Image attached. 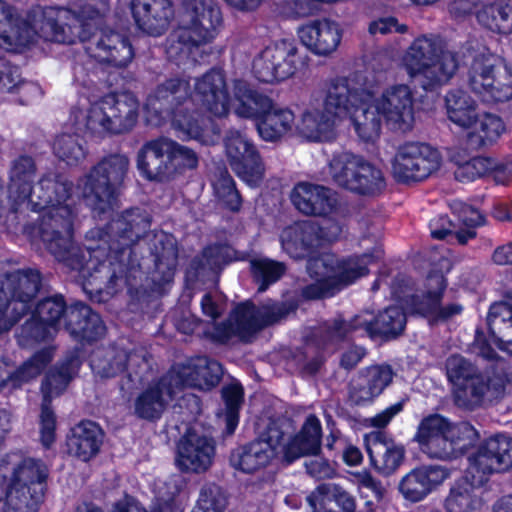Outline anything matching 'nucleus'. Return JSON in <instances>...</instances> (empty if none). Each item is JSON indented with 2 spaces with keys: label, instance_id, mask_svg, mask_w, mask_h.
<instances>
[{
  "label": "nucleus",
  "instance_id": "52",
  "mask_svg": "<svg viewBox=\"0 0 512 512\" xmlns=\"http://www.w3.org/2000/svg\"><path fill=\"white\" fill-rule=\"evenodd\" d=\"M227 499L217 485H206L201 491L192 512H224Z\"/></svg>",
  "mask_w": 512,
  "mask_h": 512
},
{
  "label": "nucleus",
  "instance_id": "64",
  "mask_svg": "<svg viewBox=\"0 0 512 512\" xmlns=\"http://www.w3.org/2000/svg\"><path fill=\"white\" fill-rule=\"evenodd\" d=\"M109 512H147L132 498L125 496L122 500L116 502Z\"/></svg>",
  "mask_w": 512,
  "mask_h": 512
},
{
  "label": "nucleus",
  "instance_id": "44",
  "mask_svg": "<svg viewBox=\"0 0 512 512\" xmlns=\"http://www.w3.org/2000/svg\"><path fill=\"white\" fill-rule=\"evenodd\" d=\"M51 360L52 350L50 348L43 349L12 374L7 371L6 363L0 361V388L3 386H11L12 388L21 386L37 377Z\"/></svg>",
  "mask_w": 512,
  "mask_h": 512
},
{
  "label": "nucleus",
  "instance_id": "23",
  "mask_svg": "<svg viewBox=\"0 0 512 512\" xmlns=\"http://www.w3.org/2000/svg\"><path fill=\"white\" fill-rule=\"evenodd\" d=\"M227 160L232 170L249 186H257L264 177L265 168L254 144L237 130H230L224 138Z\"/></svg>",
  "mask_w": 512,
  "mask_h": 512
},
{
  "label": "nucleus",
  "instance_id": "58",
  "mask_svg": "<svg viewBox=\"0 0 512 512\" xmlns=\"http://www.w3.org/2000/svg\"><path fill=\"white\" fill-rule=\"evenodd\" d=\"M232 254L233 251L229 246L215 245L208 247L203 252V266L212 270L218 269L232 260Z\"/></svg>",
  "mask_w": 512,
  "mask_h": 512
},
{
  "label": "nucleus",
  "instance_id": "4",
  "mask_svg": "<svg viewBox=\"0 0 512 512\" xmlns=\"http://www.w3.org/2000/svg\"><path fill=\"white\" fill-rule=\"evenodd\" d=\"M355 111L353 127L364 141H374L382 121L394 129L410 130L415 120V98L406 84L381 88L373 78L355 75L347 78Z\"/></svg>",
  "mask_w": 512,
  "mask_h": 512
},
{
  "label": "nucleus",
  "instance_id": "46",
  "mask_svg": "<svg viewBox=\"0 0 512 512\" xmlns=\"http://www.w3.org/2000/svg\"><path fill=\"white\" fill-rule=\"evenodd\" d=\"M134 355H127L116 347L97 348L90 359L91 369L101 377H113L122 372L127 362L130 364Z\"/></svg>",
  "mask_w": 512,
  "mask_h": 512
},
{
  "label": "nucleus",
  "instance_id": "15",
  "mask_svg": "<svg viewBox=\"0 0 512 512\" xmlns=\"http://www.w3.org/2000/svg\"><path fill=\"white\" fill-rule=\"evenodd\" d=\"M476 438L477 432L470 424H455L438 414L425 417L416 434L423 452L440 459L464 453Z\"/></svg>",
  "mask_w": 512,
  "mask_h": 512
},
{
  "label": "nucleus",
  "instance_id": "43",
  "mask_svg": "<svg viewBox=\"0 0 512 512\" xmlns=\"http://www.w3.org/2000/svg\"><path fill=\"white\" fill-rule=\"evenodd\" d=\"M473 147H481L496 141L503 133V121L490 113L475 112L472 119L462 128Z\"/></svg>",
  "mask_w": 512,
  "mask_h": 512
},
{
  "label": "nucleus",
  "instance_id": "24",
  "mask_svg": "<svg viewBox=\"0 0 512 512\" xmlns=\"http://www.w3.org/2000/svg\"><path fill=\"white\" fill-rule=\"evenodd\" d=\"M487 323L489 339L480 335L475 339L479 355L487 360H494L496 352L493 345L503 352L512 354V300L493 304L487 316Z\"/></svg>",
  "mask_w": 512,
  "mask_h": 512
},
{
  "label": "nucleus",
  "instance_id": "61",
  "mask_svg": "<svg viewBox=\"0 0 512 512\" xmlns=\"http://www.w3.org/2000/svg\"><path fill=\"white\" fill-rule=\"evenodd\" d=\"M201 308L204 315L212 320L217 319L224 311L221 296L218 294H205L201 301Z\"/></svg>",
  "mask_w": 512,
  "mask_h": 512
},
{
  "label": "nucleus",
  "instance_id": "41",
  "mask_svg": "<svg viewBox=\"0 0 512 512\" xmlns=\"http://www.w3.org/2000/svg\"><path fill=\"white\" fill-rule=\"evenodd\" d=\"M103 433L100 427L91 421L76 425L67 440L68 451L82 461L93 458L100 449Z\"/></svg>",
  "mask_w": 512,
  "mask_h": 512
},
{
  "label": "nucleus",
  "instance_id": "34",
  "mask_svg": "<svg viewBox=\"0 0 512 512\" xmlns=\"http://www.w3.org/2000/svg\"><path fill=\"white\" fill-rule=\"evenodd\" d=\"M131 9L137 26L152 36L167 29L173 14L169 0H133Z\"/></svg>",
  "mask_w": 512,
  "mask_h": 512
},
{
  "label": "nucleus",
  "instance_id": "10",
  "mask_svg": "<svg viewBox=\"0 0 512 512\" xmlns=\"http://www.w3.org/2000/svg\"><path fill=\"white\" fill-rule=\"evenodd\" d=\"M402 65L411 78L418 79L424 89L446 83L456 72L455 53L444 49L435 35L417 37L402 58Z\"/></svg>",
  "mask_w": 512,
  "mask_h": 512
},
{
  "label": "nucleus",
  "instance_id": "33",
  "mask_svg": "<svg viewBox=\"0 0 512 512\" xmlns=\"http://www.w3.org/2000/svg\"><path fill=\"white\" fill-rule=\"evenodd\" d=\"M480 475L474 471L470 473V466L464 476L456 480L450 487L444 500L446 512H480L483 501L478 493L485 483H478Z\"/></svg>",
  "mask_w": 512,
  "mask_h": 512
},
{
  "label": "nucleus",
  "instance_id": "63",
  "mask_svg": "<svg viewBox=\"0 0 512 512\" xmlns=\"http://www.w3.org/2000/svg\"><path fill=\"white\" fill-rule=\"evenodd\" d=\"M403 409V404L401 402L395 403L379 414L371 417L368 421L371 426L374 427H385L394 416H396L398 413H400Z\"/></svg>",
  "mask_w": 512,
  "mask_h": 512
},
{
  "label": "nucleus",
  "instance_id": "39",
  "mask_svg": "<svg viewBox=\"0 0 512 512\" xmlns=\"http://www.w3.org/2000/svg\"><path fill=\"white\" fill-rule=\"evenodd\" d=\"M311 512H355V498L335 484H321L307 497Z\"/></svg>",
  "mask_w": 512,
  "mask_h": 512
},
{
  "label": "nucleus",
  "instance_id": "53",
  "mask_svg": "<svg viewBox=\"0 0 512 512\" xmlns=\"http://www.w3.org/2000/svg\"><path fill=\"white\" fill-rule=\"evenodd\" d=\"M226 405V424L229 433H233L238 424V411L242 404L243 388L239 383H231L222 390Z\"/></svg>",
  "mask_w": 512,
  "mask_h": 512
},
{
  "label": "nucleus",
  "instance_id": "32",
  "mask_svg": "<svg viewBox=\"0 0 512 512\" xmlns=\"http://www.w3.org/2000/svg\"><path fill=\"white\" fill-rule=\"evenodd\" d=\"M150 226L148 218L139 209L126 212L114 219L108 226L107 237L110 239L109 256L123 253L125 247L140 239L142 233Z\"/></svg>",
  "mask_w": 512,
  "mask_h": 512
},
{
  "label": "nucleus",
  "instance_id": "11",
  "mask_svg": "<svg viewBox=\"0 0 512 512\" xmlns=\"http://www.w3.org/2000/svg\"><path fill=\"white\" fill-rule=\"evenodd\" d=\"M0 465V500L5 498L4 512H36L44 495L48 469L39 460L27 458L18 463L10 473Z\"/></svg>",
  "mask_w": 512,
  "mask_h": 512
},
{
  "label": "nucleus",
  "instance_id": "35",
  "mask_svg": "<svg viewBox=\"0 0 512 512\" xmlns=\"http://www.w3.org/2000/svg\"><path fill=\"white\" fill-rule=\"evenodd\" d=\"M365 443L370 462L378 472L389 475L400 466L404 457V448L382 432L366 435Z\"/></svg>",
  "mask_w": 512,
  "mask_h": 512
},
{
  "label": "nucleus",
  "instance_id": "62",
  "mask_svg": "<svg viewBox=\"0 0 512 512\" xmlns=\"http://www.w3.org/2000/svg\"><path fill=\"white\" fill-rule=\"evenodd\" d=\"M306 469L311 476L319 479L329 478L334 473L332 466L321 457H315L306 462Z\"/></svg>",
  "mask_w": 512,
  "mask_h": 512
},
{
  "label": "nucleus",
  "instance_id": "14",
  "mask_svg": "<svg viewBox=\"0 0 512 512\" xmlns=\"http://www.w3.org/2000/svg\"><path fill=\"white\" fill-rule=\"evenodd\" d=\"M198 165L197 154L176 141L159 137L147 141L138 151L137 168L151 181H165Z\"/></svg>",
  "mask_w": 512,
  "mask_h": 512
},
{
  "label": "nucleus",
  "instance_id": "45",
  "mask_svg": "<svg viewBox=\"0 0 512 512\" xmlns=\"http://www.w3.org/2000/svg\"><path fill=\"white\" fill-rule=\"evenodd\" d=\"M490 172H494L495 179L500 183H506L512 179V165L497 166L490 158L476 157L457 167L455 177L459 181H473Z\"/></svg>",
  "mask_w": 512,
  "mask_h": 512
},
{
  "label": "nucleus",
  "instance_id": "19",
  "mask_svg": "<svg viewBox=\"0 0 512 512\" xmlns=\"http://www.w3.org/2000/svg\"><path fill=\"white\" fill-rule=\"evenodd\" d=\"M469 84L486 102H502L512 98V74L502 67L500 58L491 53L475 58Z\"/></svg>",
  "mask_w": 512,
  "mask_h": 512
},
{
  "label": "nucleus",
  "instance_id": "50",
  "mask_svg": "<svg viewBox=\"0 0 512 512\" xmlns=\"http://www.w3.org/2000/svg\"><path fill=\"white\" fill-rule=\"evenodd\" d=\"M451 208L463 225L467 227L466 230H461L456 235L459 243L465 244L475 237L474 228L483 224L484 218L478 210L461 201L453 202Z\"/></svg>",
  "mask_w": 512,
  "mask_h": 512
},
{
  "label": "nucleus",
  "instance_id": "49",
  "mask_svg": "<svg viewBox=\"0 0 512 512\" xmlns=\"http://www.w3.org/2000/svg\"><path fill=\"white\" fill-rule=\"evenodd\" d=\"M251 270L254 280L260 285L259 291H265L266 288L275 283L285 272V266L268 258H259L251 261Z\"/></svg>",
  "mask_w": 512,
  "mask_h": 512
},
{
  "label": "nucleus",
  "instance_id": "55",
  "mask_svg": "<svg viewBox=\"0 0 512 512\" xmlns=\"http://www.w3.org/2000/svg\"><path fill=\"white\" fill-rule=\"evenodd\" d=\"M0 84L8 91L19 89L23 93H32L35 96L40 95V88L34 83L20 80L18 69L9 67L7 63L0 58Z\"/></svg>",
  "mask_w": 512,
  "mask_h": 512
},
{
  "label": "nucleus",
  "instance_id": "2",
  "mask_svg": "<svg viewBox=\"0 0 512 512\" xmlns=\"http://www.w3.org/2000/svg\"><path fill=\"white\" fill-rule=\"evenodd\" d=\"M189 88L188 82L176 79L158 87L145 104L146 121L160 126L170 119L178 137L206 145L218 140L219 131L210 119L193 112L197 105L216 117L226 116L232 110L240 118L258 119L257 130L264 141H277L295 126L292 110L273 105L270 98L252 89L246 81L235 80L231 96L220 71L211 70L197 79L193 92Z\"/></svg>",
  "mask_w": 512,
  "mask_h": 512
},
{
  "label": "nucleus",
  "instance_id": "29",
  "mask_svg": "<svg viewBox=\"0 0 512 512\" xmlns=\"http://www.w3.org/2000/svg\"><path fill=\"white\" fill-rule=\"evenodd\" d=\"M446 287L444 276L439 273L431 274L426 280L425 291L422 298L418 296L412 300L408 311L422 314L431 320H448L454 316L460 315L463 306L459 303H450L444 306L440 305L442 292Z\"/></svg>",
  "mask_w": 512,
  "mask_h": 512
},
{
  "label": "nucleus",
  "instance_id": "31",
  "mask_svg": "<svg viewBox=\"0 0 512 512\" xmlns=\"http://www.w3.org/2000/svg\"><path fill=\"white\" fill-rule=\"evenodd\" d=\"M319 227L312 220L295 222L280 234L282 249L292 258L309 257L320 247Z\"/></svg>",
  "mask_w": 512,
  "mask_h": 512
},
{
  "label": "nucleus",
  "instance_id": "3",
  "mask_svg": "<svg viewBox=\"0 0 512 512\" xmlns=\"http://www.w3.org/2000/svg\"><path fill=\"white\" fill-rule=\"evenodd\" d=\"M107 10V0H78L71 8L34 7L27 21H22L11 6L0 0V48L18 52L36 35L57 43L73 44L80 40L98 62L124 67L134 56L127 38L113 31L90 34L87 21L95 20Z\"/></svg>",
  "mask_w": 512,
  "mask_h": 512
},
{
  "label": "nucleus",
  "instance_id": "9",
  "mask_svg": "<svg viewBox=\"0 0 512 512\" xmlns=\"http://www.w3.org/2000/svg\"><path fill=\"white\" fill-rule=\"evenodd\" d=\"M382 252L375 249L373 254L338 258L325 253L308 261L307 270L315 283L308 286L304 294L309 298L332 295L335 289L354 283L369 273V266L381 258Z\"/></svg>",
  "mask_w": 512,
  "mask_h": 512
},
{
  "label": "nucleus",
  "instance_id": "37",
  "mask_svg": "<svg viewBox=\"0 0 512 512\" xmlns=\"http://www.w3.org/2000/svg\"><path fill=\"white\" fill-rule=\"evenodd\" d=\"M453 10L463 13L474 12L479 23L492 31L512 32L511 8L502 2L481 4L474 3L472 0H456Z\"/></svg>",
  "mask_w": 512,
  "mask_h": 512
},
{
  "label": "nucleus",
  "instance_id": "25",
  "mask_svg": "<svg viewBox=\"0 0 512 512\" xmlns=\"http://www.w3.org/2000/svg\"><path fill=\"white\" fill-rule=\"evenodd\" d=\"M215 455V443L202 429L190 427L177 445L175 462L184 472L202 473L209 469Z\"/></svg>",
  "mask_w": 512,
  "mask_h": 512
},
{
  "label": "nucleus",
  "instance_id": "17",
  "mask_svg": "<svg viewBox=\"0 0 512 512\" xmlns=\"http://www.w3.org/2000/svg\"><path fill=\"white\" fill-rule=\"evenodd\" d=\"M328 173L337 185L363 195H375L386 186L379 168L347 151L333 155Z\"/></svg>",
  "mask_w": 512,
  "mask_h": 512
},
{
  "label": "nucleus",
  "instance_id": "38",
  "mask_svg": "<svg viewBox=\"0 0 512 512\" xmlns=\"http://www.w3.org/2000/svg\"><path fill=\"white\" fill-rule=\"evenodd\" d=\"M178 391L168 380V374L157 384L149 386L135 400V414L143 419H158L164 412L168 401L177 397Z\"/></svg>",
  "mask_w": 512,
  "mask_h": 512
},
{
  "label": "nucleus",
  "instance_id": "21",
  "mask_svg": "<svg viewBox=\"0 0 512 512\" xmlns=\"http://www.w3.org/2000/svg\"><path fill=\"white\" fill-rule=\"evenodd\" d=\"M286 312L278 305H264L256 308L251 303L238 306L227 323L215 327L211 337L218 342H226L233 335L243 336L277 322Z\"/></svg>",
  "mask_w": 512,
  "mask_h": 512
},
{
  "label": "nucleus",
  "instance_id": "27",
  "mask_svg": "<svg viewBox=\"0 0 512 512\" xmlns=\"http://www.w3.org/2000/svg\"><path fill=\"white\" fill-rule=\"evenodd\" d=\"M221 375L222 367L217 361L196 357L174 367L168 373V380L179 393L185 387L209 390L219 383Z\"/></svg>",
  "mask_w": 512,
  "mask_h": 512
},
{
  "label": "nucleus",
  "instance_id": "7",
  "mask_svg": "<svg viewBox=\"0 0 512 512\" xmlns=\"http://www.w3.org/2000/svg\"><path fill=\"white\" fill-rule=\"evenodd\" d=\"M63 317L65 328L79 341H94L105 333V326L100 316L92 312L90 307L83 303H76L65 309L61 296L41 301L22 331L27 337L37 341L46 340L59 331Z\"/></svg>",
  "mask_w": 512,
  "mask_h": 512
},
{
  "label": "nucleus",
  "instance_id": "12",
  "mask_svg": "<svg viewBox=\"0 0 512 512\" xmlns=\"http://www.w3.org/2000/svg\"><path fill=\"white\" fill-rule=\"evenodd\" d=\"M139 103L131 95H107L93 102L85 111L73 110L70 121L77 130L91 133L120 134L130 131L136 124Z\"/></svg>",
  "mask_w": 512,
  "mask_h": 512
},
{
  "label": "nucleus",
  "instance_id": "42",
  "mask_svg": "<svg viewBox=\"0 0 512 512\" xmlns=\"http://www.w3.org/2000/svg\"><path fill=\"white\" fill-rule=\"evenodd\" d=\"M503 391L501 380L488 382L482 376L476 375L464 383L453 388L455 401L462 407H473L480 403L483 397L493 399L498 397Z\"/></svg>",
  "mask_w": 512,
  "mask_h": 512
},
{
  "label": "nucleus",
  "instance_id": "8",
  "mask_svg": "<svg viewBox=\"0 0 512 512\" xmlns=\"http://www.w3.org/2000/svg\"><path fill=\"white\" fill-rule=\"evenodd\" d=\"M355 106L347 78L332 80L322 103L310 104L296 125L298 132L310 141H330L336 136L338 125L346 118L353 123Z\"/></svg>",
  "mask_w": 512,
  "mask_h": 512
},
{
  "label": "nucleus",
  "instance_id": "54",
  "mask_svg": "<svg viewBox=\"0 0 512 512\" xmlns=\"http://www.w3.org/2000/svg\"><path fill=\"white\" fill-rule=\"evenodd\" d=\"M155 240L162 245L159 250L155 245L156 265L160 269L164 262L168 268L167 281L172 277V271L176 265V246L174 238L164 232H159L154 235Z\"/></svg>",
  "mask_w": 512,
  "mask_h": 512
},
{
  "label": "nucleus",
  "instance_id": "18",
  "mask_svg": "<svg viewBox=\"0 0 512 512\" xmlns=\"http://www.w3.org/2000/svg\"><path fill=\"white\" fill-rule=\"evenodd\" d=\"M302 63L297 44L280 39L265 46L254 57L252 72L260 81L274 83L293 76Z\"/></svg>",
  "mask_w": 512,
  "mask_h": 512
},
{
  "label": "nucleus",
  "instance_id": "47",
  "mask_svg": "<svg viewBox=\"0 0 512 512\" xmlns=\"http://www.w3.org/2000/svg\"><path fill=\"white\" fill-rule=\"evenodd\" d=\"M55 156L73 166L82 162L86 157V148L83 139L77 134L62 133L58 135L53 143Z\"/></svg>",
  "mask_w": 512,
  "mask_h": 512
},
{
  "label": "nucleus",
  "instance_id": "16",
  "mask_svg": "<svg viewBox=\"0 0 512 512\" xmlns=\"http://www.w3.org/2000/svg\"><path fill=\"white\" fill-rule=\"evenodd\" d=\"M40 285L35 270L15 271L0 278V334L8 332L30 308Z\"/></svg>",
  "mask_w": 512,
  "mask_h": 512
},
{
  "label": "nucleus",
  "instance_id": "36",
  "mask_svg": "<svg viewBox=\"0 0 512 512\" xmlns=\"http://www.w3.org/2000/svg\"><path fill=\"white\" fill-rule=\"evenodd\" d=\"M291 200L300 212L307 215L326 216L336 206V199L329 189L310 183L297 184Z\"/></svg>",
  "mask_w": 512,
  "mask_h": 512
},
{
  "label": "nucleus",
  "instance_id": "56",
  "mask_svg": "<svg viewBox=\"0 0 512 512\" xmlns=\"http://www.w3.org/2000/svg\"><path fill=\"white\" fill-rule=\"evenodd\" d=\"M446 372L453 388L476 376L471 363L460 355H452L447 359Z\"/></svg>",
  "mask_w": 512,
  "mask_h": 512
},
{
  "label": "nucleus",
  "instance_id": "40",
  "mask_svg": "<svg viewBox=\"0 0 512 512\" xmlns=\"http://www.w3.org/2000/svg\"><path fill=\"white\" fill-rule=\"evenodd\" d=\"M394 372L388 365L367 368L353 385L351 398L357 404L370 402L378 397L392 382Z\"/></svg>",
  "mask_w": 512,
  "mask_h": 512
},
{
  "label": "nucleus",
  "instance_id": "48",
  "mask_svg": "<svg viewBox=\"0 0 512 512\" xmlns=\"http://www.w3.org/2000/svg\"><path fill=\"white\" fill-rule=\"evenodd\" d=\"M448 118L463 128L476 112L474 100L462 90L450 91L446 96Z\"/></svg>",
  "mask_w": 512,
  "mask_h": 512
},
{
  "label": "nucleus",
  "instance_id": "28",
  "mask_svg": "<svg viewBox=\"0 0 512 512\" xmlns=\"http://www.w3.org/2000/svg\"><path fill=\"white\" fill-rule=\"evenodd\" d=\"M343 36L340 23L330 19H318L298 27L297 37L301 44L318 56H328L339 47Z\"/></svg>",
  "mask_w": 512,
  "mask_h": 512
},
{
  "label": "nucleus",
  "instance_id": "20",
  "mask_svg": "<svg viewBox=\"0 0 512 512\" xmlns=\"http://www.w3.org/2000/svg\"><path fill=\"white\" fill-rule=\"evenodd\" d=\"M441 163L438 150L424 143L409 142L398 148L392 162V173L399 182H420L437 171Z\"/></svg>",
  "mask_w": 512,
  "mask_h": 512
},
{
  "label": "nucleus",
  "instance_id": "13",
  "mask_svg": "<svg viewBox=\"0 0 512 512\" xmlns=\"http://www.w3.org/2000/svg\"><path fill=\"white\" fill-rule=\"evenodd\" d=\"M394 296L399 303L405 305V308L391 306L377 317L372 312L365 311L356 315L349 323L336 321L333 326L326 329L322 340L323 345L338 341L348 333L371 338L377 336L389 338L399 335L404 330L406 313H411L408 307L416 296L410 295L406 290L400 293L395 291Z\"/></svg>",
  "mask_w": 512,
  "mask_h": 512
},
{
  "label": "nucleus",
  "instance_id": "26",
  "mask_svg": "<svg viewBox=\"0 0 512 512\" xmlns=\"http://www.w3.org/2000/svg\"><path fill=\"white\" fill-rule=\"evenodd\" d=\"M470 473L480 476L478 483H486L493 473L505 472L512 467V438L497 435L487 439L469 457Z\"/></svg>",
  "mask_w": 512,
  "mask_h": 512
},
{
  "label": "nucleus",
  "instance_id": "51",
  "mask_svg": "<svg viewBox=\"0 0 512 512\" xmlns=\"http://www.w3.org/2000/svg\"><path fill=\"white\" fill-rule=\"evenodd\" d=\"M215 195L232 211L239 210L241 198L227 170H220L212 179Z\"/></svg>",
  "mask_w": 512,
  "mask_h": 512
},
{
  "label": "nucleus",
  "instance_id": "5",
  "mask_svg": "<svg viewBox=\"0 0 512 512\" xmlns=\"http://www.w3.org/2000/svg\"><path fill=\"white\" fill-rule=\"evenodd\" d=\"M283 438L279 429L269 428L261 438L233 450L230 456L232 467L244 473H254L267 467L280 453L289 462L307 454H316L321 443V423L310 415L300 433L287 445L283 444Z\"/></svg>",
  "mask_w": 512,
  "mask_h": 512
},
{
  "label": "nucleus",
  "instance_id": "22",
  "mask_svg": "<svg viewBox=\"0 0 512 512\" xmlns=\"http://www.w3.org/2000/svg\"><path fill=\"white\" fill-rule=\"evenodd\" d=\"M81 362L78 356H73L61 365L51 370L42 384L43 404L40 414V438L45 447H50L55 441L56 418L49 403L55 396L61 394L70 380L78 372Z\"/></svg>",
  "mask_w": 512,
  "mask_h": 512
},
{
  "label": "nucleus",
  "instance_id": "30",
  "mask_svg": "<svg viewBox=\"0 0 512 512\" xmlns=\"http://www.w3.org/2000/svg\"><path fill=\"white\" fill-rule=\"evenodd\" d=\"M450 477L447 468L440 465H425L407 473L399 483V491L412 503L424 500Z\"/></svg>",
  "mask_w": 512,
  "mask_h": 512
},
{
  "label": "nucleus",
  "instance_id": "1",
  "mask_svg": "<svg viewBox=\"0 0 512 512\" xmlns=\"http://www.w3.org/2000/svg\"><path fill=\"white\" fill-rule=\"evenodd\" d=\"M129 160L124 155L104 158L78 182L76 189L62 177L47 175L32 185L34 162L29 157L15 161L10 174L8 200L14 211L32 210L41 214L34 229L46 248L60 261L81 270L82 262L74 263L72 243L76 200L83 201L99 214L112 209L120 186L127 174Z\"/></svg>",
  "mask_w": 512,
  "mask_h": 512
},
{
  "label": "nucleus",
  "instance_id": "59",
  "mask_svg": "<svg viewBox=\"0 0 512 512\" xmlns=\"http://www.w3.org/2000/svg\"><path fill=\"white\" fill-rule=\"evenodd\" d=\"M368 31L371 35H386L389 33H405L407 27L399 24L393 17H382L370 22Z\"/></svg>",
  "mask_w": 512,
  "mask_h": 512
},
{
  "label": "nucleus",
  "instance_id": "57",
  "mask_svg": "<svg viewBox=\"0 0 512 512\" xmlns=\"http://www.w3.org/2000/svg\"><path fill=\"white\" fill-rule=\"evenodd\" d=\"M184 487V479L181 475H173L167 480H157L154 483V502L160 503H179L176 496L179 495Z\"/></svg>",
  "mask_w": 512,
  "mask_h": 512
},
{
  "label": "nucleus",
  "instance_id": "60",
  "mask_svg": "<svg viewBox=\"0 0 512 512\" xmlns=\"http://www.w3.org/2000/svg\"><path fill=\"white\" fill-rule=\"evenodd\" d=\"M317 226L319 227L320 246L325 242L338 240L343 230L342 225L333 219H324L320 224L317 223Z\"/></svg>",
  "mask_w": 512,
  "mask_h": 512
},
{
  "label": "nucleus",
  "instance_id": "6",
  "mask_svg": "<svg viewBox=\"0 0 512 512\" xmlns=\"http://www.w3.org/2000/svg\"><path fill=\"white\" fill-rule=\"evenodd\" d=\"M222 26V12L214 0H187L178 14L177 28L169 36L168 57L179 63L198 61L201 47L213 41Z\"/></svg>",
  "mask_w": 512,
  "mask_h": 512
}]
</instances>
